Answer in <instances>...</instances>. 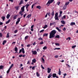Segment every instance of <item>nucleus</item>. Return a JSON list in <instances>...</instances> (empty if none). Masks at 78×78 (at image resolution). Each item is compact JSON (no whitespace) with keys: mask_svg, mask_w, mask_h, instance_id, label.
Segmentation results:
<instances>
[{"mask_svg":"<svg viewBox=\"0 0 78 78\" xmlns=\"http://www.w3.org/2000/svg\"><path fill=\"white\" fill-rule=\"evenodd\" d=\"M31 17V14H29L26 17V18H28V19H30V17Z\"/></svg>","mask_w":78,"mask_h":78,"instance_id":"obj_9","label":"nucleus"},{"mask_svg":"<svg viewBox=\"0 0 78 78\" xmlns=\"http://www.w3.org/2000/svg\"><path fill=\"white\" fill-rule=\"evenodd\" d=\"M17 31H18V30H15L14 31V33H17Z\"/></svg>","mask_w":78,"mask_h":78,"instance_id":"obj_47","label":"nucleus"},{"mask_svg":"<svg viewBox=\"0 0 78 78\" xmlns=\"http://www.w3.org/2000/svg\"><path fill=\"white\" fill-rule=\"evenodd\" d=\"M60 48H56L54 49V50H60Z\"/></svg>","mask_w":78,"mask_h":78,"instance_id":"obj_46","label":"nucleus"},{"mask_svg":"<svg viewBox=\"0 0 78 78\" xmlns=\"http://www.w3.org/2000/svg\"><path fill=\"white\" fill-rule=\"evenodd\" d=\"M48 36V34L47 33H44V34H43V37H44V36Z\"/></svg>","mask_w":78,"mask_h":78,"instance_id":"obj_24","label":"nucleus"},{"mask_svg":"<svg viewBox=\"0 0 78 78\" xmlns=\"http://www.w3.org/2000/svg\"><path fill=\"white\" fill-rule=\"evenodd\" d=\"M36 60L35 58H34L32 60V62H34V63H35V62H36Z\"/></svg>","mask_w":78,"mask_h":78,"instance_id":"obj_28","label":"nucleus"},{"mask_svg":"<svg viewBox=\"0 0 78 78\" xmlns=\"http://www.w3.org/2000/svg\"><path fill=\"white\" fill-rule=\"evenodd\" d=\"M66 8H67V6L66 5H64L63 6V9H66Z\"/></svg>","mask_w":78,"mask_h":78,"instance_id":"obj_41","label":"nucleus"},{"mask_svg":"<svg viewBox=\"0 0 78 78\" xmlns=\"http://www.w3.org/2000/svg\"><path fill=\"white\" fill-rule=\"evenodd\" d=\"M2 37V34L0 33V37Z\"/></svg>","mask_w":78,"mask_h":78,"instance_id":"obj_53","label":"nucleus"},{"mask_svg":"<svg viewBox=\"0 0 78 78\" xmlns=\"http://www.w3.org/2000/svg\"><path fill=\"white\" fill-rule=\"evenodd\" d=\"M51 76H52V75L51 74H50L48 76V78H50Z\"/></svg>","mask_w":78,"mask_h":78,"instance_id":"obj_19","label":"nucleus"},{"mask_svg":"<svg viewBox=\"0 0 78 78\" xmlns=\"http://www.w3.org/2000/svg\"><path fill=\"white\" fill-rule=\"evenodd\" d=\"M61 23L63 25H65V24H66V22H65V21L64 20H62L61 21Z\"/></svg>","mask_w":78,"mask_h":78,"instance_id":"obj_12","label":"nucleus"},{"mask_svg":"<svg viewBox=\"0 0 78 78\" xmlns=\"http://www.w3.org/2000/svg\"><path fill=\"white\" fill-rule=\"evenodd\" d=\"M38 40H39V41H40L41 40V41H43V39L41 37H40V38H38Z\"/></svg>","mask_w":78,"mask_h":78,"instance_id":"obj_43","label":"nucleus"},{"mask_svg":"<svg viewBox=\"0 0 78 78\" xmlns=\"http://www.w3.org/2000/svg\"><path fill=\"white\" fill-rule=\"evenodd\" d=\"M47 14L48 15V16L50 17V12H48V13H47Z\"/></svg>","mask_w":78,"mask_h":78,"instance_id":"obj_42","label":"nucleus"},{"mask_svg":"<svg viewBox=\"0 0 78 78\" xmlns=\"http://www.w3.org/2000/svg\"><path fill=\"white\" fill-rule=\"evenodd\" d=\"M76 45H73L72 46V48H75V47H76Z\"/></svg>","mask_w":78,"mask_h":78,"instance_id":"obj_45","label":"nucleus"},{"mask_svg":"<svg viewBox=\"0 0 78 78\" xmlns=\"http://www.w3.org/2000/svg\"><path fill=\"white\" fill-rule=\"evenodd\" d=\"M33 27H34V25H32L31 26V28H33Z\"/></svg>","mask_w":78,"mask_h":78,"instance_id":"obj_63","label":"nucleus"},{"mask_svg":"<svg viewBox=\"0 0 78 78\" xmlns=\"http://www.w3.org/2000/svg\"><path fill=\"white\" fill-rule=\"evenodd\" d=\"M66 30V28L65 27H64V28L62 30H63V31H65Z\"/></svg>","mask_w":78,"mask_h":78,"instance_id":"obj_62","label":"nucleus"},{"mask_svg":"<svg viewBox=\"0 0 78 78\" xmlns=\"http://www.w3.org/2000/svg\"><path fill=\"white\" fill-rule=\"evenodd\" d=\"M61 69H60L59 68V71H58V75H61Z\"/></svg>","mask_w":78,"mask_h":78,"instance_id":"obj_16","label":"nucleus"},{"mask_svg":"<svg viewBox=\"0 0 78 78\" xmlns=\"http://www.w3.org/2000/svg\"><path fill=\"white\" fill-rule=\"evenodd\" d=\"M43 50H45L46 49H47V46H44L43 48Z\"/></svg>","mask_w":78,"mask_h":78,"instance_id":"obj_32","label":"nucleus"},{"mask_svg":"<svg viewBox=\"0 0 78 78\" xmlns=\"http://www.w3.org/2000/svg\"><path fill=\"white\" fill-rule=\"evenodd\" d=\"M63 75L64 76H67V74L66 73H64L63 74Z\"/></svg>","mask_w":78,"mask_h":78,"instance_id":"obj_60","label":"nucleus"},{"mask_svg":"<svg viewBox=\"0 0 78 78\" xmlns=\"http://www.w3.org/2000/svg\"><path fill=\"white\" fill-rule=\"evenodd\" d=\"M51 15L52 16H53L54 15H55V13H54V11H53L51 13Z\"/></svg>","mask_w":78,"mask_h":78,"instance_id":"obj_29","label":"nucleus"},{"mask_svg":"<svg viewBox=\"0 0 78 78\" xmlns=\"http://www.w3.org/2000/svg\"><path fill=\"white\" fill-rule=\"evenodd\" d=\"M25 6H23L21 8V11H20L19 12V14L21 15V16H23V14L22 13L23 12H24L25 11Z\"/></svg>","mask_w":78,"mask_h":78,"instance_id":"obj_2","label":"nucleus"},{"mask_svg":"<svg viewBox=\"0 0 78 78\" xmlns=\"http://www.w3.org/2000/svg\"><path fill=\"white\" fill-rule=\"evenodd\" d=\"M36 67V66H34L32 67V70H34V69H35V68Z\"/></svg>","mask_w":78,"mask_h":78,"instance_id":"obj_44","label":"nucleus"},{"mask_svg":"<svg viewBox=\"0 0 78 78\" xmlns=\"http://www.w3.org/2000/svg\"><path fill=\"white\" fill-rule=\"evenodd\" d=\"M6 40H4L3 41V43H2V44L3 45H5V44H6Z\"/></svg>","mask_w":78,"mask_h":78,"instance_id":"obj_22","label":"nucleus"},{"mask_svg":"<svg viewBox=\"0 0 78 78\" xmlns=\"http://www.w3.org/2000/svg\"><path fill=\"white\" fill-rule=\"evenodd\" d=\"M10 15H9V14H8L6 17L7 18V19H9V17H10Z\"/></svg>","mask_w":78,"mask_h":78,"instance_id":"obj_18","label":"nucleus"},{"mask_svg":"<svg viewBox=\"0 0 78 78\" xmlns=\"http://www.w3.org/2000/svg\"><path fill=\"white\" fill-rule=\"evenodd\" d=\"M9 72H10V69L9 68L8 70L7 71V73H9Z\"/></svg>","mask_w":78,"mask_h":78,"instance_id":"obj_40","label":"nucleus"},{"mask_svg":"<svg viewBox=\"0 0 78 78\" xmlns=\"http://www.w3.org/2000/svg\"><path fill=\"white\" fill-rule=\"evenodd\" d=\"M29 36H26L24 38V39L25 40H26V39H27L28 38Z\"/></svg>","mask_w":78,"mask_h":78,"instance_id":"obj_34","label":"nucleus"},{"mask_svg":"<svg viewBox=\"0 0 78 78\" xmlns=\"http://www.w3.org/2000/svg\"><path fill=\"white\" fill-rule=\"evenodd\" d=\"M56 73H53L52 74V77L53 78H56Z\"/></svg>","mask_w":78,"mask_h":78,"instance_id":"obj_10","label":"nucleus"},{"mask_svg":"<svg viewBox=\"0 0 78 78\" xmlns=\"http://www.w3.org/2000/svg\"><path fill=\"white\" fill-rule=\"evenodd\" d=\"M75 25V23L74 22H71L70 24V25H71V26H73V25Z\"/></svg>","mask_w":78,"mask_h":78,"instance_id":"obj_11","label":"nucleus"},{"mask_svg":"<svg viewBox=\"0 0 78 78\" xmlns=\"http://www.w3.org/2000/svg\"><path fill=\"white\" fill-rule=\"evenodd\" d=\"M69 3H70V2H67L65 3L66 6H67V5L69 4Z\"/></svg>","mask_w":78,"mask_h":78,"instance_id":"obj_17","label":"nucleus"},{"mask_svg":"<svg viewBox=\"0 0 78 78\" xmlns=\"http://www.w3.org/2000/svg\"><path fill=\"white\" fill-rule=\"evenodd\" d=\"M53 2H54V0H49L47 3L46 5H47L48 4L52 3Z\"/></svg>","mask_w":78,"mask_h":78,"instance_id":"obj_4","label":"nucleus"},{"mask_svg":"<svg viewBox=\"0 0 78 78\" xmlns=\"http://www.w3.org/2000/svg\"><path fill=\"white\" fill-rule=\"evenodd\" d=\"M43 31H44V30H41L39 32L40 33H42V32H43Z\"/></svg>","mask_w":78,"mask_h":78,"instance_id":"obj_49","label":"nucleus"},{"mask_svg":"<svg viewBox=\"0 0 78 78\" xmlns=\"http://www.w3.org/2000/svg\"><path fill=\"white\" fill-rule=\"evenodd\" d=\"M22 51L23 54H25V50H24V48H22L21 49H20L19 51V53H20Z\"/></svg>","mask_w":78,"mask_h":78,"instance_id":"obj_3","label":"nucleus"},{"mask_svg":"<svg viewBox=\"0 0 78 78\" xmlns=\"http://www.w3.org/2000/svg\"><path fill=\"white\" fill-rule=\"evenodd\" d=\"M17 50H18V48H17V47H16L15 48V51H17Z\"/></svg>","mask_w":78,"mask_h":78,"instance_id":"obj_31","label":"nucleus"},{"mask_svg":"<svg viewBox=\"0 0 78 78\" xmlns=\"http://www.w3.org/2000/svg\"><path fill=\"white\" fill-rule=\"evenodd\" d=\"M30 45H31L28 44L27 45V47H30Z\"/></svg>","mask_w":78,"mask_h":78,"instance_id":"obj_59","label":"nucleus"},{"mask_svg":"<svg viewBox=\"0 0 78 78\" xmlns=\"http://www.w3.org/2000/svg\"><path fill=\"white\" fill-rule=\"evenodd\" d=\"M58 56H59L57 55L55 56V58H58Z\"/></svg>","mask_w":78,"mask_h":78,"instance_id":"obj_51","label":"nucleus"},{"mask_svg":"<svg viewBox=\"0 0 78 78\" xmlns=\"http://www.w3.org/2000/svg\"><path fill=\"white\" fill-rule=\"evenodd\" d=\"M48 70V73H50L51 72V69L49 68H48L47 69Z\"/></svg>","mask_w":78,"mask_h":78,"instance_id":"obj_6","label":"nucleus"},{"mask_svg":"<svg viewBox=\"0 0 78 78\" xmlns=\"http://www.w3.org/2000/svg\"><path fill=\"white\" fill-rule=\"evenodd\" d=\"M55 38H57L58 39L60 37L59 35H57L55 37Z\"/></svg>","mask_w":78,"mask_h":78,"instance_id":"obj_27","label":"nucleus"},{"mask_svg":"<svg viewBox=\"0 0 78 78\" xmlns=\"http://www.w3.org/2000/svg\"><path fill=\"white\" fill-rule=\"evenodd\" d=\"M57 33L56 30H52L49 34V38L51 39L55 37V34Z\"/></svg>","mask_w":78,"mask_h":78,"instance_id":"obj_1","label":"nucleus"},{"mask_svg":"<svg viewBox=\"0 0 78 78\" xmlns=\"http://www.w3.org/2000/svg\"><path fill=\"white\" fill-rule=\"evenodd\" d=\"M23 0H21L19 5H22V4H23Z\"/></svg>","mask_w":78,"mask_h":78,"instance_id":"obj_13","label":"nucleus"},{"mask_svg":"<svg viewBox=\"0 0 78 78\" xmlns=\"http://www.w3.org/2000/svg\"><path fill=\"white\" fill-rule=\"evenodd\" d=\"M37 52H39V51H40V49H39V48H37Z\"/></svg>","mask_w":78,"mask_h":78,"instance_id":"obj_52","label":"nucleus"},{"mask_svg":"<svg viewBox=\"0 0 78 78\" xmlns=\"http://www.w3.org/2000/svg\"><path fill=\"white\" fill-rule=\"evenodd\" d=\"M7 38H8L9 37V33H8L7 34L6 36Z\"/></svg>","mask_w":78,"mask_h":78,"instance_id":"obj_35","label":"nucleus"},{"mask_svg":"<svg viewBox=\"0 0 78 78\" xmlns=\"http://www.w3.org/2000/svg\"><path fill=\"white\" fill-rule=\"evenodd\" d=\"M22 56H23L22 55H19V57H20V58H21V57H22Z\"/></svg>","mask_w":78,"mask_h":78,"instance_id":"obj_61","label":"nucleus"},{"mask_svg":"<svg viewBox=\"0 0 78 78\" xmlns=\"http://www.w3.org/2000/svg\"><path fill=\"white\" fill-rule=\"evenodd\" d=\"M58 13L56 12L55 14V17H58Z\"/></svg>","mask_w":78,"mask_h":78,"instance_id":"obj_36","label":"nucleus"},{"mask_svg":"<svg viewBox=\"0 0 78 78\" xmlns=\"http://www.w3.org/2000/svg\"><path fill=\"white\" fill-rule=\"evenodd\" d=\"M3 66H0V69H3Z\"/></svg>","mask_w":78,"mask_h":78,"instance_id":"obj_33","label":"nucleus"},{"mask_svg":"<svg viewBox=\"0 0 78 78\" xmlns=\"http://www.w3.org/2000/svg\"><path fill=\"white\" fill-rule=\"evenodd\" d=\"M13 66H14V64H12L10 66V67L9 69H11V68H12V67H13Z\"/></svg>","mask_w":78,"mask_h":78,"instance_id":"obj_38","label":"nucleus"},{"mask_svg":"<svg viewBox=\"0 0 78 78\" xmlns=\"http://www.w3.org/2000/svg\"><path fill=\"white\" fill-rule=\"evenodd\" d=\"M27 15V14H25L24 15H23V18H25V17H26V16Z\"/></svg>","mask_w":78,"mask_h":78,"instance_id":"obj_57","label":"nucleus"},{"mask_svg":"<svg viewBox=\"0 0 78 78\" xmlns=\"http://www.w3.org/2000/svg\"><path fill=\"white\" fill-rule=\"evenodd\" d=\"M17 16H18V15H16L14 16L13 17V19L14 20H16L17 17Z\"/></svg>","mask_w":78,"mask_h":78,"instance_id":"obj_7","label":"nucleus"},{"mask_svg":"<svg viewBox=\"0 0 78 78\" xmlns=\"http://www.w3.org/2000/svg\"><path fill=\"white\" fill-rule=\"evenodd\" d=\"M19 23V22L18 21H16V25H17Z\"/></svg>","mask_w":78,"mask_h":78,"instance_id":"obj_54","label":"nucleus"},{"mask_svg":"<svg viewBox=\"0 0 78 78\" xmlns=\"http://www.w3.org/2000/svg\"><path fill=\"white\" fill-rule=\"evenodd\" d=\"M29 6H30V4H27L25 5L24 6H25V7L26 6V9H28Z\"/></svg>","mask_w":78,"mask_h":78,"instance_id":"obj_8","label":"nucleus"},{"mask_svg":"<svg viewBox=\"0 0 78 78\" xmlns=\"http://www.w3.org/2000/svg\"><path fill=\"white\" fill-rule=\"evenodd\" d=\"M36 8L37 9H41V6L40 5L37 6Z\"/></svg>","mask_w":78,"mask_h":78,"instance_id":"obj_14","label":"nucleus"},{"mask_svg":"<svg viewBox=\"0 0 78 78\" xmlns=\"http://www.w3.org/2000/svg\"><path fill=\"white\" fill-rule=\"evenodd\" d=\"M19 6H17L15 7L16 10H19Z\"/></svg>","mask_w":78,"mask_h":78,"instance_id":"obj_26","label":"nucleus"},{"mask_svg":"<svg viewBox=\"0 0 78 78\" xmlns=\"http://www.w3.org/2000/svg\"><path fill=\"white\" fill-rule=\"evenodd\" d=\"M55 44L56 45H57V46H58L59 45V43H55Z\"/></svg>","mask_w":78,"mask_h":78,"instance_id":"obj_56","label":"nucleus"},{"mask_svg":"<svg viewBox=\"0 0 78 78\" xmlns=\"http://www.w3.org/2000/svg\"><path fill=\"white\" fill-rule=\"evenodd\" d=\"M44 44V42L42 41H41L40 43V45H42V44Z\"/></svg>","mask_w":78,"mask_h":78,"instance_id":"obj_48","label":"nucleus"},{"mask_svg":"<svg viewBox=\"0 0 78 78\" xmlns=\"http://www.w3.org/2000/svg\"><path fill=\"white\" fill-rule=\"evenodd\" d=\"M66 66H68V67H69V68H70V66H69V64H66Z\"/></svg>","mask_w":78,"mask_h":78,"instance_id":"obj_58","label":"nucleus"},{"mask_svg":"<svg viewBox=\"0 0 78 78\" xmlns=\"http://www.w3.org/2000/svg\"><path fill=\"white\" fill-rule=\"evenodd\" d=\"M36 75H37V76L38 77L40 76V74H39V73H38V72H37Z\"/></svg>","mask_w":78,"mask_h":78,"instance_id":"obj_20","label":"nucleus"},{"mask_svg":"<svg viewBox=\"0 0 78 78\" xmlns=\"http://www.w3.org/2000/svg\"><path fill=\"white\" fill-rule=\"evenodd\" d=\"M37 3H35V4H34L32 5V6H31V8L32 9H33V7L34 6V5H35V4H36Z\"/></svg>","mask_w":78,"mask_h":78,"instance_id":"obj_37","label":"nucleus"},{"mask_svg":"<svg viewBox=\"0 0 78 78\" xmlns=\"http://www.w3.org/2000/svg\"><path fill=\"white\" fill-rule=\"evenodd\" d=\"M41 60H42V61L43 62H44V59L42 57L41 58Z\"/></svg>","mask_w":78,"mask_h":78,"instance_id":"obj_50","label":"nucleus"},{"mask_svg":"<svg viewBox=\"0 0 78 78\" xmlns=\"http://www.w3.org/2000/svg\"><path fill=\"white\" fill-rule=\"evenodd\" d=\"M55 20H59V18H58V16H55Z\"/></svg>","mask_w":78,"mask_h":78,"instance_id":"obj_25","label":"nucleus"},{"mask_svg":"<svg viewBox=\"0 0 78 78\" xmlns=\"http://www.w3.org/2000/svg\"><path fill=\"white\" fill-rule=\"evenodd\" d=\"M41 67L42 69H45V68H44V67L42 66V65H41Z\"/></svg>","mask_w":78,"mask_h":78,"instance_id":"obj_55","label":"nucleus"},{"mask_svg":"<svg viewBox=\"0 0 78 78\" xmlns=\"http://www.w3.org/2000/svg\"><path fill=\"white\" fill-rule=\"evenodd\" d=\"M22 18V17H21L20 18H18L17 19V21L18 22H20V19H21Z\"/></svg>","mask_w":78,"mask_h":78,"instance_id":"obj_30","label":"nucleus"},{"mask_svg":"<svg viewBox=\"0 0 78 78\" xmlns=\"http://www.w3.org/2000/svg\"><path fill=\"white\" fill-rule=\"evenodd\" d=\"M32 53L33 55H36L37 54V51H32Z\"/></svg>","mask_w":78,"mask_h":78,"instance_id":"obj_5","label":"nucleus"},{"mask_svg":"<svg viewBox=\"0 0 78 78\" xmlns=\"http://www.w3.org/2000/svg\"><path fill=\"white\" fill-rule=\"evenodd\" d=\"M10 19H9L7 21H6L5 22V24H8V23H9V22H10Z\"/></svg>","mask_w":78,"mask_h":78,"instance_id":"obj_21","label":"nucleus"},{"mask_svg":"<svg viewBox=\"0 0 78 78\" xmlns=\"http://www.w3.org/2000/svg\"><path fill=\"white\" fill-rule=\"evenodd\" d=\"M47 27H48V25L46 24L45 25V26L43 27V28L44 29H45V28H47Z\"/></svg>","mask_w":78,"mask_h":78,"instance_id":"obj_23","label":"nucleus"},{"mask_svg":"<svg viewBox=\"0 0 78 78\" xmlns=\"http://www.w3.org/2000/svg\"><path fill=\"white\" fill-rule=\"evenodd\" d=\"M5 19V16H2V20L4 21Z\"/></svg>","mask_w":78,"mask_h":78,"instance_id":"obj_39","label":"nucleus"},{"mask_svg":"<svg viewBox=\"0 0 78 78\" xmlns=\"http://www.w3.org/2000/svg\"><path fill=\"white\" fill-rule=\"evenodd\" d=\"M30 64V61H28L27 63V64Z\"/></svg>","mask_w":78,"mask_h":78,"instance_id":"obj_64","label":"nucleus"},{"mask_svg":"<svg viewBox=\"0 0 78 78\" xmlns=\"http://www.w3.org/2000/svg\"><path fill=\"white\" fill-rule=\"evenodd\" d=\"M56 30H58V31L59 32H61V30L59 29V28H58V27H56Z\"/></svg>","mask_w":78,"mask_h":78,"instance_id":"obj_15","label":"nucleus"}]
</instances>
